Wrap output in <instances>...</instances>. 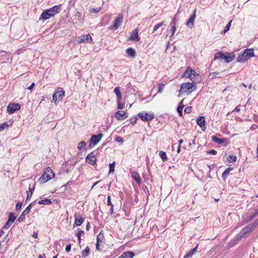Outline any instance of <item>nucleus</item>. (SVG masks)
Returning a JSON list of instances; mask_svg holds the SVG:
<instances>
[{"label":"nucleus","instance_id":"57","mask_svg":"<svg viewBox=\"0 0 258 258\" xmlns=\"http://www.w3.org/2000/svg\"><path fill=\"white\" fill-rule=\"evenodd\" d=\"M250 219L248 217H247L243 220V222L244 224H246L248 223V222L250 221Z\"/></svg>","mask_w":258,"mask_h":258},{"label":"nucleus","instance_id":"53","mask_svg":"<svg viewBox=\"0 0 258 258\" xmlns=\"http://www.w3.org/2000/svg\"><path fill=\"white\" fill-rule=\"evenodd\" d=\"M115 141L119 142V143H122L123 141V139L121 137H119V136H117L115 138Z\"/></svg>","mask_w":258,"mask_h":258},{"label":"nucleus","instance_id":"7","mask_svg":"<svg viewBox=\"0 0 258 258\" xmlns=\"http://www.w3.org/2000/svg\"><path fill=\"white\" fill-rule=\"evenodd\" d=\"M138 116L144 121H151L154 118V113H148L145 111L140 112Z\"/></svg>","mask_w":258,"mask_h":258},{"label":"nucleus","instance_id":"64","mask_svg":"<svg viewBox=\"0 0 258 258\" xmlns=\"http://www.w3.org/2000/svg\"><path fill=\"white\" fill-rule=\"evenodd\" d=\"M255 217L257 216L258 215V209L255 210V212L254 214H252Z\"/></svg>","mask_w":258,"mask_h":258},{"label":"nucleus","instance_id":"31","mask_svg":"<svg viewBox=\"0 0 258 258\" xmlns=\"http://www.w3.org/2000/svg\"><path fill=\"white\" fill-rule=\"evenodd\" d=\"M90 253V248L89 246H86L85 249L82 251V256L83 258H86L88 256Z\"/></svg>","mask_w":258,"mask_h":258},{"label":"nucleus","instance_id":"54","mask_svg":"<svg viewBox=\"0 0 258 258\" xmlns=\"http://www.w3.org/2000/svg\"><path fill=\"white\" fill-rule=\"evenodd\" d=\"M71 243H69L67 245V246L66 247V251L67 252H69L71 250Z\"/></svg>","mask_w":258,"mask_h":258},{"label":"nucleus","instance_id":"55","mask_svg":"<svg viewBox=\"0 0 258 258\" xmlns=\"http://www.w3.org/2000/svg\"><path fill=\"white\" fill-rule=\"evenodd\" d=\"M83 233L84 231L79 229L78 233L76 234V236L77 237H80Z\"/></svg>","mask_w":258,"mask_h":258},{"label":"nucleus","instance_id":"49","mask_svg":"<svg viewBox=\"0 0 258 258\" xmlns=\"http://www.w3.org/2000/svg\"><path fill=\"white\" fill-rule=\"evenodd\" d=\"M22 206V203L21 202H18L16 206V210L19 211L21 209V207Z\"/></svg>","mask_w":258,"mask_h":258},{"label":"nucleus","instance_id":"30","mask_svg":"<svg viewBox=\"0 0 258 258\" xmlns=\"http://www.w3.org/2000/svg\"><path fill=\"white\" fill-rule=\"evenodd\" d=\"M198 245H197L195 248L190 249L186 254V257H191L192 255L197 251Z\"/></svg>","mask_w":258,"mask_h":258},{"label":"nucleus","instance_id":"47","mask_svg":"<svg viewBox=\"0 0 258 258\" xmlns=\"http://www.w3.org/2000/svg\"><path fill=\"white\" fill-rule=\"evenodd\" d=\"M107 205H108L110 207L113 206V205L111 201V197L110 196H108L107 197Z\"/></svg>","mask_w":258,"mask_h":258},{"label":"nucleus","instance_id":"56","mask_svg":"<svg viewBox=\"0 0 258 258\" xmlns=\"http://www.w3.org/2000/svg\"><path fill=\"white\" fill-rule=\"evenodd\" d=\"M171 30L172 31V33H171V36H173L175 32V31H176V27L175 26H172V27H171Z\"/></svg>","mask_w":258,"mask_h":258},{"label":"nucleus","instance_id":"12","mask_svg":"<svg viewBox=\"0 0 258 258\" xmlns=\"http://www.w3.org/2000/svg\"><path fill=\"white\" fill-rule=\"evenodd\" d=\"M115 117L118 120H123L127 117V114L124 111H117L115 113Z\"/></svg>","mask_w":258,"mask_h":258},{"label":"nucleus","instance_id":"2","mask_svg":"<svg viewBox=\"0 0 258 258\" xmlns=\"http://www.w3.org/2000/svg\"><path fill=\"white\" fill-rule=\"evenodd\" d=\"M253 56H254L253 49L247 48L245 49L242 54L237 56L236 61L237 62H244Z\"/></svg>","mask_w":258,"mask_h":258},{"label":"nucleus","instance_id":"45","mask_svg":"<svg viewBox=\"0 0 258 258\" xmlns=\"http://www.w3.org/2000/svg\"><path fill=\"white\" fill-rule=\"evenodd\" d=\"M12 223V222L8 221L5 224V226H4L3 229H8L11 226Z\"/></svg>","mask_w":258,"mask_h":258},{"label":"nucleus","instance_id":"11","mask_svg":"<svg viewBox=\"0 0 258 258\" xmlns=\"http://www.w3.org/2000/svg\"><path fill=\"white\" fill-rule=\"evenodd\" d=\"M64 95V91L61 89L60 91H57L53 95V100L56 102L57 100H61Z\"/></svg>","mask_w":258,"mask_h":258},{"label":"nucleus","instance_id":"28","mask_svg":"<svg viewBox=\"0 0 258 258\" xmlns=\"http://www.w3.org/2000/svg\"><path fill=\"white\" fill-rule=\"evenodd\" d=\"M38 204L39 205H50L52 204V202L50 199H45L39 201Z\"/></svg>","mask_w":258,"mask_h":258},{"label":"nucleus","instance_id":"16","mask_svg":"<svg viewBox=\"0 0 258 258\" xmlns=\"http://www.w3.org/2000/svg\"><path fill=\"white\" fill-rule=\"evenodd\" d=\"M61 10L60 5H56L51 8L48 9V12L50 13L53 14V17L56 14L59 13Z\"/></svg>","mask_w":258,"mask_h":258},{"label":"nucleus","instance_id":"3","mask_svg":"<svg viewBox=\"0 0 258 258\" xmlns=\"http://www.w3.org/2000/svg\"><path fill=\"white\" fill-rule=\"evenodd\" d=\"M234 58L235 55L233 52H217L215 54L214 56V59L225 60L226 62L232 61Z\"/></svg>","mask_w":258,"mask_h":258},{"label":"nucleus","instance_id":"37","mask_svg":"<svg viewBox=\"0 0 258 258\" xmlns=\"http://www.w3.org/2000/svg\"><path fill=\"white\" fill-rule=\"evenodd\" d=\"M101 9V7L97 8H90L89 9V12L91 13L97 14L99 13Z\"/></svg>","mask_w":258,"mask_h":258},{"label":"nucleus","instance_id":"10","mask_svg":"<svg viewBox=\"0 0 258 258\" xmlns=\"http://www.w3.org/2000/svg\"><path fill=\"white\" fill-rule=\"evenodd\" d=\"M102 136L103 134L101 133H99L97 135H93L90 140L89 147L92 146V144L93 146L96 145L101 140Z\"/></svg>","mask_w":258,"mask_h":258},{"label":"nucleus","instance_id":"36","mask_svg":"<svg viewBox=\"0 0 258 258\" xmlns=\"http://www.w3.org/2000/svg\"><path fill=\"white\" fill-rule=\"evenodd\" d=\"M9 126V125L7 122L0 123V132L3 131L4 129L8 128Z\"/></svg>","mask_w":258,"mask_h":258},{"label":"nucleus","instance_id":"4","mask_svg":"<svg viewBox=\"0 0 258 258\" xmlns=\"http://www.w3.org/2000/svg\"><path fill=\"white\" fill-rule=\"evenodd\" d=\"M54 176V173L51 169L48 167L45 169L43 175L39 178V181L41 183H44L52 179Z\"/></svg>","mask_w":258,"mask_h":258},{"label":"nucleus","instance_id":"41","mask_svg":"<svg viewBox=\"0 0 258 258\" xmlns=\"http://www.w3.org/2000/svg\"><path fill=\"white\" fill-rule=\"evenodd\" d=\"M86 146V143L84 141L81 142L78 146V148L79 150H81L82 149L85 148Z\"/></svg>","mask_w":258,"mask_h":258},{"label":"nucleus","instance_id":"44","mask_svg":"<svg viewBox=\"0 0 258 258\" xmlns=\"http://www.w3.org/2000/svg\"><path fill=\"white\" fill-rule=\"evenodd\" d=\"M232 22V21H230V22H228V23L226 25V26H225V28H224V32L225 33L226 32L228 31L230 27V26H231V23Z\"/></svg>","mask_w":258,"mask_h":258},{"label":"nucleus","instance_id":"38","mask_svg":"<svg viewBox=\"0 0 258 258\" xmlns=\"http://www.w3.org/2000/svg\"><path fill=\"white\" fill-rule=\"evenodd\" d=\"M16 217L14 215V214L13 213H10V214L9 215L8 221L13 223L15 221V220H16Z\"/></svg>","mask_w":258,"mask_h":258},{"label":"nucleus","instance_id":"58","mask_svg":"<svg viewBox=\"0 0 258 258\" xmlns=\"http://www.w3.org/2000/svg\"><path fill=\"white\" fill-rule=\"evenodd\" d=\"M75 16L78 19H80L81 17V13L79 12H77L75 14Z\"/></svg>","mask_w":258,"mask_h":258},{"label":"nucleus","instance_id":"18","mask_svg":"<svg viewBox=\"0 0 258 258\" xmlns=\"http://www.w3.org/2000/svg\"><path fill=\"white\" fill-rule=\"evenodd\" d=\"M84 219L80 216L75 215V223L73 225L74 227L79 226L81 225L84 222Z\"/></svg>","mask_w":258,"mask_h":258},{"label":"nucleus","instance_id":"43","mask_svg":"<svg viewBox=\"0 0 258 258\" xmlns=\"http://www.w3.org/2000/svg\"><path fill=\"white\" fill-rule=\"evenodd\" d=\"M121 100H117V108L119 109H121L123 108V105L121 103Z\"/></svg>","mask_w":258,"mask_h":258},{"label":"nucleus","instance_id":"19","mask_svg":"<svg viewBox=\"0 0 258 258\" xmlns=\"http://www.w3.org/2000/svg\"><path fill=\"white\" fill-rule=\"evenodd\" d=\"M35 183L33 184L32 186H31V184H29V190L27 191L26 201H27L28 200H29L31 198V197L32 196L33 191H34V190L35 189Z\"/></svg>","mask_w":258,"mask_h":258},{"label":"nucleus","instance_id":"39","mask_svg":"<svg viewBox=\"0 0 258 258\" xmlns=\"http://www.w3.org/2000/svg\"><path fill=\"white\" fill-rule=\"evenodd\" d=\"M115 162H113L112 163L109 164V173H113L115 170Z\"/></svg>","mask_w":258,"mask_h":258},{"label":"nucleus","instance_id":"34","mask_svg":"<svg viewBox=\"0 0 258 258\" xmlns=\"http://www.w3.org/2000/svg\"><path fill=\"white\" fill-rule=\"evenodd\" d=\"M159 155L162 158L163 161H165L167 160V156L165 152L160 151L159 153Z\"/></svg>","mask_w":258,"mask_h":258},{"label":"nucleus","instance_id":"8","mask_svg":"<svg viewBox=\"0 0 258 258\" xmlns=\"http://www.w3.org/2000/svg\"><path fill=\"white\" fill-rule=\"evenodd\" d=\"M20 105L18 103H10L7 106V111L9 114H12L16 111L20 110Z\"/></svg>","mask_w":258,"mask_h":258},{"label":"nucleus","instance_id":"63","mask_svg":"<svg viewBox=\"0 0 258 258\" xmlns=\"http://www.w3.org/2000/svg\"><path fill=\"white\" fill-rule=\"evenodd\" d=\"M109 212L110 213V215H112L113 213V206H111L110 207V210H109Z\"/></svg>","mask_w":258,"mask_h":258},{"label":"nucleus","instance_id":"13","mask_svg":"<svg viewBox=\"0 0 258 258\" xmlns=\"http://www.w3.org/2000/svg\"><path fill=\"white\" fill-rule=\"evenodd\" d=\"M197 123L202 128L203 131H205V119L203 116H199L197 119Z\"/></svg>","mask_w":258,"mask_h":258},{"label":"nucleus","instance_id":"33","mask_svg":"<svg viewBox=\"0 0 258 258\" xmlns=\"http://www.w3.org/2000/svg\"><path fill=\"white\" fill-rule=\"evenodd\" d=\"M83 38L85 42L91 43L92 40V37L89 34L83 35Z\"/></svg>","mask_w":258,"mask_h":258},{"label":"nucleus","instance_id":"62","mask_svg":"<svg viewBox=\"0 0 258 258\" xmlns=\"http://www.w3.org/2000/svg\"><path fill=\"white\" fill-rule=\"evenodd\" d=\"M171 25L172 26H175L176 21H175V18H173L172 21L171 22Z\"/></svg>","mask_w":258,"mask_h":258},{"label":"nucleus","instance_id":"20","mask_svg":"<svg viewBox=\"0 0 258 258\" xmlns=\"http://www.w3.org/2000/svg\"><path fill=\"white\" fill-rule=\"evenodd\" d=\"M192 70L190 67H188L186 70V71L183 73V76L186 78H190V80H192L194 77H192Z\"/></svg>","mask_w":258,"mask_h":258},{"label":"nucleus","instance_id":"25","mask_svg":"<svg viewBox=\"0 0 258 258\" xmlns=\"http://www.w3.org/2000/svg\"><path fill=\"white\" fill-rule=\"evenodd\" d=\"M114 92L116 94L117 96V100H121V93L120 91V88L119 87H116L114 89Z\"/></svg>","mask_w":258,"mask_h":258},{"label":"nucleus","instance_id":"9","mask_svg":"<svg viewBox=\"0 0 258 258\" xmlns=\"http://www.w3.org/2000/svg\"><path fill=\"white\" fill-rule=\"evenodd\" d=\"M95 152V151L91 152L86 158V161L92 165H95L97 160Z\"/></svg>","mask_w":258,"mask_h":258},{"label":"nucleus","instance_id":"50","mask_svg":"<svg viewBox=\"0 0 258 258\" xmlns=\"http://www.w3.org/2000/svg\"><path fill=\"white\" fill-rule=\"evenodd\" d=\"M137 120V117H133L130 119V122L132 124L134 125Z\"/></svg>","mask_w":258,"mask_h":258},{"label":"nucleus","instance_id":"21","mask_svg":"<svg viewBox=\"0 0 258 258\" xmlns=\"http://www.w3.org/2000/svg\"><path fill=\"white\" fill-rule=\"evenodd\" d=\"M104 238V235L101 232H100V233L99 234V235H98L97 236V242H96V248L97 250H100V249L99 248V243L100 242H102V239H103Z\"/></svg>","mask_w":258,"mask_h":258},{"label":"nucleus","instance_id":"24","mask_svg":"<svg viewBox=\"0 0 258 258\" xmlns=\"http://www.w3.org/2000/svg\"><path fill=\"white\" fill-rule=\"evenodd\" d=\"M132 176L133 178L138 183L140 184L141 182V180L140 179V177L139 174L138 172L136 171H134L132 174Z\"/></svg>","mask_w":258,"mask_h":258},{"label":"nucleus","instance_id":"60","mask_svg":"<svg viewBox=\"0 0 258 258\" xmlns=\"http://www.w3.org/2000/svg\"><path fill=\"white\" fill-rule=\"evenodd\" d=\"M78 42L80 43L84 42V39L83 38V36H82L81 38H79V39L78 40Z\"/></svg>","mask_w":258,"mask_h":258},{"label":"nucleus","instance_id":"61","mask_svg":"<svg viewBox=\"0 0 258 258\" xmlns=\"http://www.w3.org/2000/svg\"><path fill=\"white\" fill-rule=\"evenodd\" d=\"M34 86H35L34 83H32V84L31 85V86H29V87H28L27 89L31 90L33 89V88L34 87Z\"/></svg>","mask_w":258,"mask_h":258},{"label":"nucleus","instance_id":"35","mask_svg":"<svg viewBox=\"0 0 258 258\" xmlns=\"http://www.w3.org/2000/svg\"><path fill=\"white\" fill-rule=\"evenodd\" d=\"M34 202H33L30 203L29 205V206L25 209V210L23 212V213L24 214L27 215V214H28L29 213V212H30V210H31V208L32 207V205L33 204V203Z\"/></svg>","mask_w":258,"mask_h":258},{"label":"nucleus","instance_id":"42","mask_svg":"<svg viewBox=\"0 0 258 258\" xmlns=\"http://www.w3.org/2000/svg\"><path fill=\"white\" fill-rule=\"evenodd\" d=\"M229 162H235L237 160V157L234 155H230L229 156Z\"/></svg>","mask_w":258,"mask_h":258},{"label":"nucleus","instance_id":"15","mask_svg":"<svg viewBox=\"0 0 258 258\" xmlns=\"http://www.w3.org/2000/svg\"><path fill=\"white\" fill-rule=\"evenodd\" d=\"M196 10H195L193 14L190 17L189 20L186 22V25L188 27L192 28L193 27L196 18Z\"/></svg>","mask_w":258,"mask_h":258},{"label":"nucleus","instance_id":"52","mask_svg":"<svg viewBox=\"0 0 258 258\" xmlns=\"http://www.w3.org/2000/svg\"><path fill=\"white\" fill-rule=\"evenodd\" d=\"M207 154L216 155L217 154V151L215 150L212 149L211 150L208 151L207 152Z\"/></svg>","mask_w":258,"mask_h":258},{"label":"nucleus","instance_id":"48","mask_svg":"<svg viewBox=\"0 0 258 258\" xmlns=\"http://www.w3.org/2000/svg\"><path fill=\"white\" fill-rule=\"evenodd\" d=\"M25 214H24L23 213H22L20 217L18 219V221L20 222L23 221L24 219H25Z\"/></svg>","mask_w":258,"mask_h":258},{"label":"nucleus","instance_id":"32","mask_svg":"<svg viewBox=\"0 0 258 258\" xmlns=\"http://www.w3.org/2000/svg\"><path fill=\"white\" fill-rule=\"evenodd\" d=\"M192 77L194 76L197 77V79L196 81H193L194 83H197L198 82H199L201 81V76L200 74L197 73L195 71L192 70Z\"/></svg>","mask_w":258,"mask_h":258},{"label":"nucleus","instance_id":"23","mask_svg":"<svg viewBox=\"0 0 258 258\" xmlns=\"http://www.w3.org/2000/svg\"><path fill=\"white\" fill-rule=\"evenodd\" d=\"M211 138L213 142L217 143L218 144H221L226 142L225 139L218 138L215 136H212Z\"/></svg>","mask_w":258,"mask_h":258},{"label":"nucleus","instance_id":"29","mask_svg":"<svg viewBox=\"0 0 258 258\" xmlns=\"http://www.w3.org/2000/svg\"><path fill=\"white\" fill-rule=\"evenodd\" d=\"M233 168L229 167L227 168L222 173V178L223 180H225L227 175L230 173V172L232 170Z\"/></svg>","mask_w":258,"mask_h":258},{"label":"nucleus","instance_id":"59","mask_svg":"<svg viewBox=\"0 0 258 258\" xmlns=\"http://www.w3.org/2000/svg\"><path fill=\"white\" fill-rule=\"evenodd\" d=\"M90 223L89 222H88L87 223V225H86V230L89 231L90 229Z\"/></svg>","mask_w":258,"mask_h":258},{"label":"nucleus","instance_id":"22","mask_svg":"<svg viewBox=\"0 0 258 258\" xmlns=\"http://www.w3.org/2000/svg\"><path fill=\"white\" fill-rule=\"evenodd\" d=\"M126 53L128 55L132 58H134L136 55L135 50L131 47L128 48L126 49Z\"/></svg>","mask_w":258,"mask_h":258},{"label":"nucleus","instance_id":"51","mask_svg":"<svg viewBox=\"0 0 258 258\" xmlns=\"http://www.w3.org/2000/svg\"><path fill=\"white\" fill-rule=\"evenodd\" d=\"M164 86V84H162V83H160L158 85V93H161L163 91V88L162 87Z\"/></svg>","mask_w":258,"mask_h":258},{"label":"nucleus","instance_id":"40","mask_svg":"<svg viewBox=\"0 0 258 258\" xmlns=\"http://www.w3.org/2000/svg\"><path fill=\"white\" fill-rule=\"evenodd\" d=\"M164 24V22H162L161 23H160L159 24H157L153 28V31L152 32V33H154L158 29H159L160 27H161Z\"/></svg>","mask_w":258,"mask_h":258},{"label":"nucleus","instance_id":"46","mask_svg":"<svg viewBox=\"0 0 258 258\" xmlns=\"http://www.w3.org/2000/svg\"><path fill=\"white\" fill-rule=\"evenodd\" d=\"M192 111L191 106H187L184 109V112L186 113H190Z\"/></svg>","mask_w":258,"mask_h":258},{"label":"nucleus","instance_id":"27","mask_svg":"<svg viewBox=\"0 0 258 258\" xmlns=\"http://www.w3.org/2000/svg\"><path fill=\"white\" fill-rule=\"evenodd\" d=\"M184 107V105L183 104V100L180 102L179 103V105L177 108V111L178 113H179V115L182 116V109L183 107Z\"/></svg>","mask_w":258,"mask_h":258},{"label":"nucleus","instance_id":"1","mask_svg":"<svg viewBox=\"0 0 258 258\" xmlns=\"http://www.w3.org/2000/svg\"><path fill=\"white\" fill-rule=\"evenodd\" d=\"M257 225H258V219L243 227L240 232L230 241L229 245L230 247L233 246L237 242L240 241L242 238L253 231Z\"/></svg>","mask_w":258,"mask_h":258},{"label":"nucleus","instance_id":"26","mask_svg":"<svg viewBox=\"0 0 258 258\" xmlns=\"http://www.w3.org/2000/svg\"><path fill=\"white\" fill-rule=\"evenodd\" d=\"M122 255L124 258H133L135 256V253L133 251H127L124 252Z\"/></svg>","mask_w":258,"mask_h":258},{"label":"nucleus","instance_id":"14","mask_svg":"<svg viewBox=\"0 0 258 258\" xmlns=\"http://www.w3.org/2000/svg\"><path fill=\"white\" fill-rule=\"evenodd\" d=\"M129 40L136 42L140 40V37L138 35V30L137 29L134 30L132 32Z\"/></svg>","mask_w":258,"mask_h":258},{"label":"nucleus","instance_id":"6","mask_svg":"<svg viewBox=\"0 0 258 258\" xmlns=\"http://www.w3.org/2000/svg\"><path fill=\"white\" fill-rule=\"evenodd\" d=\"M123 19V16L122 14H119L117 17L114 20V24L110 26V29L111 30H116L117 29L121 23L122 22Z\"/></svg>","mask_w":258,"mask_h":258},{"label":"nucleus","instance_id":"5","mask_svg":"<svg viewBox=\"0 0 258 258\" xmlns=\"http://www.w3.org/2000/svg\"><path fill=\"white\" fill-rule=\"evenodd\" d=\"M195 83H184L181 85L180 89L179 92L182 91L187 93H190L193 90L192 88L194 87V90L196 89Z\"/></svg>","mask_w":258,"mask_h":258},{"label":"nucleus","instance_id":"17","mask_svg":"<svg viewBox=\"0 0 258 258\" xmlns=\"http://www.w3.org/2000/svg\"><path fill=\"white\" fill-rule=\"evenodd\" d=\"M52 17H53V14L51 13H50L48 12V10H47L42 13V14L41 15V16L39 18V20H46L49 19L50 18H51Z\"/></svg>","mask_w":258,"mask_h":258}]
</instances>
